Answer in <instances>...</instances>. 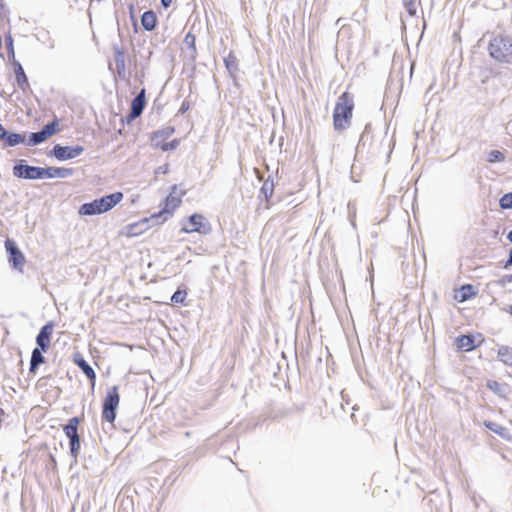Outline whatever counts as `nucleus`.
Instances as JSON below:
<instances>
[{
    "instance_id": "e433bc0d",
    "label": "nucleus",
    "mask_w": 512,
    "mask_h": 512,
    "mask_svg": "<svg viewBox=\"0 0 512 512\" xmlns=\"http://www.w3.org/2000/svg\"><path fill=\"white\" fill-rule=\"evenodd\" d=\"M8 132L6 131L5 127L0 124V139H5Z\"/></svg>"
},
{
    "instance_id": "473e14b6",
    "label": "nucleus",
    "mask_w": 512,
    "mask_h": 512,
    "mask_svg": "<svg viewBox=\"0 0 512 512\" xmlns=\"http://www.w3.org/2000/svg\"><path fill=\"white\" fill-rule=\"evenodd\" d=\"M491 157V161H502L504 159L503 153L497 150L491 153Z\"/></svg>"
},
{
    "instance_id": "a211bd4d",
    "label": "nucleus",
    "mask_w": 512,
    "mask_h": 512,
    "mask_svg": "<svg viewBox=\"0 0 512 512\" xmlns=\"http://www.w3.org/2000/svg\"><path fill=\"white\" fill-rule=\"evenodd\" d=\"M476 295V291L471 284H465L455 294V299L459 302H464Z\"/></svg>"
},
{
    "instance_id": "6e6552de",
    "label": "nucleus",
    "mask_w": 512,
    "mask_h": 512,
    "mask_svg": "<svg viewBox=\"0 0 512 512\" xmlns=\"http://www.w3.org/2000/svg\"><path fill=\"white\" fill-rule=\"evenodd\" d=\"M5 249L8 253V261L13 269L23 272L26 258L22 251L17 247L15 241L8 238L5 241Z\"/></svg>"
},
{
    "instance_id": "ea45409f",
    "label": "nucleus",
    "mask_w": 512,
    "mask_h": 512,
    "mask_svg": "<svg viewBox=\"0 0 512 512\" xmlns=\"http://www.w3.org/2000/svg\"><path fill=\"white\" fill-rule=\"evenodd\" d=\"M266 188H267V183H265L262 187V190L266 192Z\"/></svg>"
},
{
    "instance_id": "5701e85b",
    "label": "nucleus",
    "mask_w": 512,
    "mask_h": 512,
    "mask_svg": "<svg viewBox=\"0 0 512 512\" xmlns=\"http://www.w3.org/2000/svg\"><path fill=\"white\" fill-rule=\"evenodd\" d=\"M498 358L504 364L512 366V348L508 346L500 347L498 350Z\"/></svg>"
},
{
    "instance_id": "9b49d317",
    "label": "nucleus",
    "mask_w": 512,
    "mask_h": 512,
    "mask_svg": "<svg viewBox=\"0 0 512 512\" xmlns=\"http://www.w3.org/2000/svg\"><path fill=\"white\" fill-rule=\"evenodd\" d=\"M483 341L481 334H478L477 342L476 337L473 335H460L455 339L457 348L465 352L474 350L476 347L480 346Z\"/></svg>"
},
{
    "instance_id": "f8f14e48",
    "label": "nucleus",
    "mask_w": 512,
    "mask_h": 512,
    "mask_svg": "<svg viewBox=\"0 0 512 512\" xmlns=\"http://www.w3.org/2000/svg\"><path fill=\"white\" fill-rule=\"evenodd\" d=\"M13 174L18 178L41 179V167L18 164L13 167Z\"/></svg>"
},
{
    "instance_id": "7c9ffc66",
    "label": "nucleus",
    "mask_w": 512,
    "mask_h": 512,
    "mask_svg": "<svg viewBox=\"0 0 512 512\" xmlns=\"http://www.w3.org/2000/svg\"><path fill=\"white\" fill-rule=\"evenodd\" d=\"M115 62L118 68L119 73L124 70L125 67V60H124V53L121 50H116L115 53Z\"/></svg>"
},
{
    "instance_id": "4468645a",
    "label": "nucleus",
    "mask_w": 512,
    "mask_h": 512,
    "mask_svg": "<svg viewBox=\"0 0 512 512\" xmlns=\"http://www.w3.org/2000/svg\"><path fill=\"white\" fill-rule=\"evenodd\" d=\"M73 174V170L70 168L63 167H41V179L42 178H66Z\"/></svg>"
},
{
    "instance_id": "20e7f679",
    "label": "nucleus",
    "mask_w": 512,
    "mask_h": 512,
    "mask_svg": "<svg viewBox=\"0 0 512 512\" xmlns=\"http://www.w3.org/2000/svg\"><path fill=\"white\" fill-rule=\"evenodd\" d=\"M185 195V191L179 188L177 185L171 187L170 193L163 202V207L158 213L151 215V219H162L166 221L173 216L174 212L181 206L182 198Z\"/></svg>"
},
{
    "instance_id": "c756f323",
    "label": "nucleus",
    "mask_w": 512,
    "mask_h": 512,
    "mask_svg": "<svg viewBox=\"0 0 512 512\" xmlns=\"http://www.w3.org/2000/svg\"><path fill=\"white\" fill-rule=\"evenodd\" d=\"M184 43L192 50L193 53H196V36L193 33L188 32L186 34Z\"/></svg>"
},
{
    "instance_id": "2f4dec72",
    "label": "nucleus",
    "mask_w": 512,
    "mask_h": 512,
    "mask_svg": "<svg viewBox=\"0 0 512 512\" xmlns=\"http://www.w3.org/2000/svg\"><path fill=\"white\" fill-rule=\"evenodd\" d=\"M405 5V8L407 10V12L409 13V15L411 16H414L417 12V7H416V4L414 1L410 0V1H406L404 3Z\"/></svg>"
},
{
    "instance_id": "bb28decb",
    "label": "nucleus",
    "mask_w": 512,
    "mask_h": 512,
    "mask_svg": "<svg viewBox=\"0 0 512 512\" xmlns=\"http://www.w3.org/2000/svg\"><path fill=\"white\" fill-rule=\"evenodd\" d=\"M180 141L178 139H174L170 142H166V141H157V143H154L155 146L159 149H161L162 151H169V150H174L178 147Z\"/></svg>"
},
{
    "instance_id": "2eb2a0df",
    "label": "nucleus",
    "mask_w": 512,
    "mask_h": 512,
    "mask_svg": "<svg viewBox=\"0 0 512 512\" xmlns=\"http://www.w3.org/2000/svg\"><path fill=\"white\" fill-rule=\"evenodd\" d=\"M145 105V89H142L141 92L131 102L130 118L135 119L139 117L142 114Z\"/></svg>"
},
{
    "instance_id": "aec40b11",
    "label": "nucleus",
    "mask_w": 512,
    "mask_h": 512,
    "mask_svg": "<svg viewBox=\"0 0 512 512\" xmlns=\"http://www.w3.org/2000/svg\"><path fill=\"white\" fill-rule=\"evenodd\" d=\"M174 132H175V129L173 126L164 127V128L153 133L152 141L154 143H157V141H165L166 139L171 137L174 134Z\"/></svg>"
},
{
    "instance_id": "39448f33",
    "label": "nucleus",
    "mask_w": 512,
    "mask_h": 512,
    "mask_svg": "<svg viewBox=\"0 0 512 512\" xmlns=\"http://www.w3.org/2000/svg\"><path fill=\"white\" fill-rule=\"evenodd\" d=\"M120 404V394L118 386H112L107 390L102 404V418L108 423H113L116 419V410Z\"/></svg>"
},
{
    "instance_id": "9d476101",
    "label": "nucleus",
    "mask_w": 512,
    "mask_h": 512,
    "mask_svg": "<svg viewBox=\"0 0 512 512\" xmlns=\"http://www.w3.org/2000/svg\"><path fill=\"white\" fill-rule=\"evenodd\" d=\"M84 151V148L80 145L69 147L55 145L52 150V154L61 161L69 160L80 156Z\"/></svg>"
},
{
    "instance_id": "f3484780",
    "label": "nucleus",
    "mask_w": 512,
    "mask_h": 512,
    "mask_svg": "<svg viewBox=\"0 0 512 512\" xmlns=\"http://www.w3.org/2000/svg\"><path fill=\"white\" fill-rule=\"evenodd\" d=\"M141 24L147 31H152L157 25V16L154 11L149 10L141 16Z\"/></svg>"
},
{
    "instance_id": "79ce46f5",
    "label": "nucleus",
    "mask_w": 512,
    "mask_h": 512,
    "mask_svg": "<svg viewBox=\"0 0 512 512\" xmlns=\"http://www.w3.org/2000/svg\"><path fill=\"white\" fill-rule=\"evenodd\" d=\"M510 313H511V315H512V305L510 306Z\"/></svg>"
},
{
    "instance_id": "412c9836",
    "label": "nucleus",
    "mask_w": 512,
    "mask_h": 512,
    "mask_svg": "<svg viewBox=\"0 0 512 512\" xmlns=\"http://www.w3.org/2000/svg\"><path fill=\"white\" fill-rule=\"evenodd\" d=\"M45 359L42 355V350L39 348H35L32 351L31 360H30V372L34 373L37 367L44 363Z\"/></svg>"
},
{
    "instance_id": "393cba45",
    "label": "nucleus",
    "mask_w": 512,
    "mask_h": 512,
    "mask_svg": "<svg viewBox=\"0 0 512 512\" xmlns=\"http://www.w3.org/2000/svg\"><path fill=\"white\" fill-rule=\"evenodd\" d=\"M487 387L499 396H505L506 394V385L495 380H489Z\"/></svg>"
},
{
    "instance_id": "f704fd0d",
    "label": "nucleus",
    "mask_w": 512,
    "mask_h": 512,
    "mask_svg": "<svg viewBox=\"0 0 512 512\" xmlns=\"http://www.w3.org/2000/svg\"><path fill=\"white\" fill-rule=\"evenodd\" d=\"M512 266V248L510 249L509 251V257L508 259L506 260L505 264H504V268H509Z\"/></svg>"
},
{
    "instance_id": "cd10ccee",
    "label": "nucleus",
    "mask_w": 512,
    "mask_h": 512,
    "mask_svg": "<svg viewBox=\"0 0 512 512\" xmlns=\"http://www.w3.org/2000/svg\"><path fill=\"white\" fill-rule=\"evenodd\" d=\"M187 291L178 289L171 297L173 304L186 305Z\"/></svg>"
},
{
    "instance_id": "ddd939ff",
    "label": "nucleus",
    "mask_w": 512,
    "mask_h": 512,
    "mask_svg": "<svg viewBox=\"0 0 512 512\" xmlns=\"http://www.w3.org/2000/svg\"><path fill=\"white\" fill-rule=\"evenodd\" d=\"M53 330L54 323L50 321L41 328L39 334L36 337L38 348L43 352H46L50 346Z\"/></svg>"
},
{
    "instance_id": "58836bf2",
    "label": "nucleus",
    "mask_w": 512,
    "mask_h": 512,
    "mask_svg": "<svg viewBox=\"0 0 512 512\" xmlns=\"http://www.w3.org/2000/svg\"><path fill=\"white\" fill-rule=\"evenodd\" d=\"M507 239L512 243V230L508 233Z\"/></svg>"
},
{
    "instance_id": "f257e3e1",
    "label": "nucleus",
    "mask_w": 512,
    "mask_h": 512,
    "mask_svg": "<svg viewBox=\"0 0 512 512\" xmlns=\"http://www.w3.org/2000/svg\"><path fill=\"white\" fill-rule=\"evenodd\" d=\"M355 103L354 96L343 92L337 99L333 110V127L336 131H343L350 127Z\"/></svg>"
},
{
    "instance_id": "f03ea898",
    "label": "nucleus",
    "mask_w": 512,
    "mask_h": 512,
    "mask_svg": "<svg viewBox=\"0 0 512 512\" xmlns=\"http://www.w3.org/2000/svg\"><path fill=\"white\" fill-rule=\"evenodd\" d=\"M123 197L124 195L122 192H115L99 199H95L92 202L81 205L79 208V214L82 216H91L108 212L119 204L123 200Z\"/></svg>"
},
{
    "instance_id": "423d86ee",
    "label": "nucleus",
    "mask_w": 512,
    "mask_h": 512,
    "mask_svg": "<svg viewBox=\"0 0 512 512\" xmlns=\"http://www.w3.org/2000/svg\"><path fill=\"white\" fill-rule=\"evenodd\" d=\"M81 423L79 417L69 419L68 423L63 427L65 435L70 440V453L74 458H77L81 448L80 437L78 434V426Z\"/></svg>"
},
{
    "instance_id": "72a5a7b5",
    "label": "nucleus",
    "mask_w": 512,
    "mask_h": 512,
    "mask_svg": "<svg viewBox=\"0 0 512 512\" xmlns=\"http://www.w3.org/2000/svg\"><path fill=\"white\" fill-rule=\"evenodd\" d=\"M6 43L9 49V55L14 56L13 39L11 36L6 37Z\"/></svg>"
},
{
    "instance_id": "0eeeda50",
    "label": "nucleus",
    "mask_w": 512,
    "mask_h": 512,
    "mask_svg": "<svg viewBox=\"0 0 512 512\" xmlns=\"http://www.w3.org/2000/svg\"><path fill=\"white\" fill-rule=\"evenodd\" d=\"M210 230V226L206 218L202 214H192L183 224L181 231L187 234L200 233L205 234Z\"/></svg>"
},
{
    "instance_id": "4be33fe9",
    "label": "nucleus",
    "mask_w": 512,
    "mask_h": 512,
    "mask_svg": "<svg viewBox=\"0 0 512 512\" xmlns=\"http://www.w3.org/2000/svg\"><path fill=\"white\" fill-rule=\"evenodd\" d=\"M148 222V219H143L139 223H133L130 225H127L125 227V235L128 237H135L143 233L144 229H142L140 226L141 224H146Z\"/></svg>"
},
{
    "instance_id": "4c0bfd02",
    "label": "nucleus",
    "mask_w": 512,
    "mask_h": 512,
    "mask_svg": "<svg viewBox=\"0 0 512 512\" xmlns=\"http://www.w3.org/2000/svg\"><path fill=\"white\" fill-rule=\"evenodd\" d=\"M173 0H161L163 7L168 8L172 4Z\"/></svg>"
},
{
    "instance_id": "1a4fd4ad",
    "label": "nucleus",
    "mask_w": 512,
    "mask_h": 512,
    "mask_svg": "<svg viewBox=\"0 0 512 512\" xmlns=\"http://www.w3.org/2000/svg\"><path fill=\"white\" fill-rule=\"evenodd\" d=\"M60 131V122L54 119L51 123L45 125L39 132L31 133L27 145L34 146L46 141L48 138Z\"/></svg>"
},
{
    "instance_id": "a19ab883",
    "label": "nucleus",
    "mask_w": 512,
    "mask_h": 512,
    "mask_svg": "<svg viewBox=\"0 0 512 512\" xmlns=\"http://www.w3.org/2000/svg\"><path fill=\"white\" fill-rule=\"evenodd\" d=\"M185 109H186V106H184V104H183L181 107V111H184Z\"/></svg>"
},
{
    "instance_id": "6ab92c4d",
    "label": "nucleus",
    "mask_w": 512,
    "mask_h": 512,
    "mask_svg": "<svg viewBox=\"0 0 512 512\" xmlns=\"http://www.w3.org/2000/svg\"><path fill=\"white\" fill-rule=\"evenodd\" d=\"M14 72L19 87L22 90H25L28 87V79L19 62L14 63Z\"/></svg>"
},
{
    "instance_id": "b1692460",
    "label": "nucleus",
    "mask_w": 512,
    "mask_h": 512,
    "mask_svg": "<svg viewBox=\"0 0 512 512\" xmlns=\"http://www.w3.org/2000/svg\"><path fill=\"white\" fill-rule=\"evenodd\" d=\"M484 425L497 435L501 436L502 438L508 437V430L507 428L503 427L502 425L492 422V421H485Z\"/></svg>"
},
{
    "instance_id": "c85d7f7f",
    "label": "nucleus",
    "mask_w": 512,
    "mask_h": 512,
    "mask_svg": "<svg viewBox=\"0 0 512 512\" xmlns=\"http://www.w3.org/2000/svg\"><path fill=\"white\" fill-rule=\"evenodd\" d=\"M499 205L502 209H512V192L504 194L499 200Z\"/></svg>"
},
{
    "instance_id": "7ed1b4c3",
    "label": "nucleus",
    "mask_w": 512,
    "mask_h": 512,
    "mask_svg": "<svg viewBox=\"0 0 512 512\" xmlns=\"http://www.w3.org/2000/svg\"><path fill=\"white\" fill-rule=\"evenodd\" d=\"M489 55L500 63H512V36L496 35L488 46Z\"/></svg>"
},
{
    "instance_id": "a878e982",
    "label": "nucleus",
    "mask_w": 512,
    "mask_h": 512,
    "mask_svg": "<svg viewBox=\"0 0 512 512\" xmlns=\"http://www.w3.org/2000/svg\"><path fill=\"white\" fill-rule=\"evenodd\" d=\"M5 140L8 146H16L25 142V136L18 133H8Z\"/></svg>"
},
{
    "instance_id": "dca6fc26",
    "label": "nucleus",
    "mask_w": 512,
    "mask_h": 512,
    "mask_svg": "<svg viewBox=\"0 0 512 512\" xmlns=\"http://www.w3.org/2000/svg\"><path fill=\"white\" fill-rule=\"evenodd\" d=\"M74 362L89 379L91 388L93 389L96 383V373L93 368L83 358H76Z\"/></svg>"
},
{
    "instance_id": "c9c22d12",
    "label": "nucleus",
    "mask_w": 512,
    "mask_h": 512,
    "mask_svg": "<svg viewBox=\"0 0 512 512\" xmlns=\"http://www.w3.org/2000/svg\"><path fill=\"white\" fill-rule=\"evenodd\" d=\"M501 283H502V284H511V283H512V274L505 275V276L502 278Z\"/></svg>"
}]
</instances>
